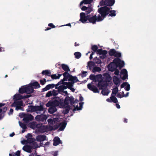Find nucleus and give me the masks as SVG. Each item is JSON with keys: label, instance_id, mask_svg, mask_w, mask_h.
I'll list each match as a JSON object with an SVG mask.
<instances>
[{"label": "nucleus", "instance_id": "f257e3e1", "mask_svg": "<svg viewBox=\"0 0 156 156\" xmlns=\"http://www.w3.org/2000/svg\"><path fill=\"white\" fill-rule=\"evenodd\" d=\"M109 8L107 6H104L99 8L98 12L99 13L98 16L99 21H103L109 14Z\"/></svg>", "mask_w": 156, "mask_h": 156}, {"label": "nucleus", "instance_id": "f03ea898", "mask_svg": "<svg viewBox=\"0 0 156 156\" xmlns=\"http://www.w3.org/2000/svg\"><path fill=\"white\" fill-rule=\"evenodd\" d=\"M48 107L50 106H54L55 107L60 106L63 107L64 106L63 100L62 99L60 98L59 97H55V99L52 101H48L46 104Z\"/></svg>", "mask_w": 156, "mask_h": 156}, {"label": "nucleus", "instance_id": "7ed1b4c3", "mask_svg": "<svg viewBox=\"0 0 156 156\" xmlns=\"http://www.w3.org/2000/svg\"><path fill=\"white\" fill-rule=\"evenodd\" d=\"M53 129V127L51 126H44L43 125L42 123H38L37 130L39 132L43 133L45 132L51 131Z\"/></svg>", "mask_w": 156, "mask_h": 156}, {"label": "nucleus", "instance_id": "20e7f679", "mask_svg": "<svg viewBox=\"0 0 156 156\" xmlns=\"http://www.w3.org/2000/svg\"><path fill=\"white\" fill-rule=\"evenodd\" d=\"M21 117H23V121L26 123L31 121L34 119L33 116L30 114L20 113L19 115Z\"/></svg>", "mask_w": 156, "mask_h": 156}, {"label": "nucleus", "instance_id": "39448f33", "mask_svg": "<svg viewBox=\"0 0 156 156\" xmlns=\"http://www.w3.org/2000/svg\"><path fill=\"white\" fill-rule=\"evenodd\" d=\"M29 108L30 109L31 112H37V111H43L44 108L43 105L40 106H32L29 105Z\"/></svg>", "mask_w": 156, "mask_h": 156}, {"label": "nucleus", "instance_id": "423d86ee", "mask_svg": "<svg viewBox=\"0 0 156 156\" xmlns=\"http://www.w3.org/2000/svg\"><path fill=\"white\" fill-rule=\"evenodd\" d=\"M63 103H64V106L65 105H69V103L71 105H73L75 103L74 98L73 96H66L63 101Z\"/></svg>", "mask_w": 156, "mask_h": 156}, {"label": "nucleus", "instance_id": "0eeeda50", "mask_svg": "<svg viewBox=\"0 0 156 156\" xmlns=\"http://www.w3.org/2000/svg\"><path fill=\"white\" fill-rule=\"evenodd\" d=\"M47 117L45 115L41 114L38 115L35 117V119L37 121L39 122H43L44 123L46 122V119Z\"/></svg>", "mask_w": 156, "mask_h": 156}, {"label": "nucleus", "instance_id": "6e6552de", "mask_svg": "<svg viewBox=\"0 0 156 156\" xmlns=\"http://www.w3.org/2000/svg\"><path fill=\"white\" fill-rule=\"evenodd\" d=\"M87 18V21H89V22L93 24L96 23V21L100 22L101 21H99L98 20V16L97 17L96 15H94L92 16H91L90 15H89Z\"/></svg>", "mask_w": 156, "mask_h": 156}, {"label": "nucleus", "instance_id": "1a4fd4ad", "mask_svg": "<svg viewBox=\"0 0 156 156\" xmlns=\"http://www.w3.org/2000/svg\"><path fill=\"white\" fill-rule=\"evenodd\" d=\"M114 61L117 65V67H119L120 69L124 66L125 63L124 61H122L119 58H115L114 59Z\"/></svg>", "mask_w": 156, "mask_h": 156}, {"label": "nucleus", "instance_id": "9d476101", "mask_svg": "<svg viewBox=\"0 0 156 156\" xmlns=\"http://www.w3.org/2000/svg\"><path fill=\"white\" fill-rule=\"evenodd\" d=\"M89 15L86 16V13L84 12H81L80 13V19L79 20L81 22L83 23H87V18L88 17Z\"/></svg>", "mask_w": 156, "mask_h": 156}, {"label": "nucleus", "instance_id": "9b49d317", "mask_svg": "<svg viewBox=\"0 0 156 156\" xmlns=\"http://www.w3.org/2000/svg\"><path fill=\"white\" fill-rule=\"evenodd\" d=\"M118 67L117 65L115 62L114 61L111 62L108 66V70L111 72H113Z\"/></svg>", "mask_w": 156, "mask_h": 156}, {"label": "nucleus", "instance_id": "f8f14e48", "mask_svg": "<svg viewBox=\"0 0 156 156\" xmlns=\"http://www.w3.org/2000/svg\"><path fill=\"white\" fill-rule=\"evenodd\" d=\"M87 88L90 90L93 91L95 93H98L99 91L96 86L94 85H92L90 83H89L87 85Z\"/></svg>", "mask_w": 156, "mask_h": 156}, {"label": "nucleus", "instance_id": "ddd939ff", "mask_svg": "<svg viewBox=\"0 0 156 156\" xmlns=\"http://www.w3.org/2000/svg\"><path fill=\"white\" fill-rule=\"evenodd\" d=\"M36 147H34L33 146L27 145L26 146H23V149L27 152L30 153L32 152V148L35 149L36 148Z\"/></svg>", "mask_w": 156, "mask_h": 156}, {"label": "nucleus", "instance_id": "4468645a", "mask_svg": "<svg viewBox=\"0 0 156 156\" xmlns=\"http://www.w3.org/2000/svg\"><path fill=\"white\" fill-rule=\"evenodd\" d=\"M26 88L27 94H30L34 91V88L31 85H27L26 86Z\"/></svg>", "mask_w": 156, "mask_h": 156}, {"label": "nucleus", "instance_id": "2eb2a0df", "mask_svg": "<svg viewBox=\"0 0 156 156\" xmlns=\"http://www.w3.org/2000/svg\"><path fill=\"white\" fill-rule=\"evenodd\" d=\"M23 105V103L22 101L14 100V102L11 104V106L13 107L19 105L22 106Z\"/></svg>", "mask_w": 156, "mask_h": 156}, {"label": "nucleus", "instance_id": "dca6fc26", "mask_svg": "<svg viewBox=\"0 0 156 156\" xmlns=\"http://www.w3.org/2000/svg\"><path fill=\"white\" fill-rule=\"evenodd\" d=\"M53 141V145L54 146H56L62 143L60 138L58 136H56L54 138Z\"/></svg>", "mask_w": 156, "mask_h": 156}, {"label": "nucleus", "instance_id": "f3484780", "mask_svg": "<svg viewBox=\"0 0 156 156\" xmlns=\"http://www.w3.org/2000/svg\"><path fill=\"white\" fill-rule=\"evenodd\" d=\"M55 84H49L47 85L44 88L42 89V91H45L50 89L53 88L55 87Z\"/></svg>", "mask_w": 156, "mask_h": 156}, {"label": "nucleus", "instance_id": "a211bd4d", "mask_svg": "<svg viewBox=\"0 0 156 156\" xmlns=\"http://www.w3.org/2000/svg\"><path fill=\"white\" fill-rule=\"evenodd\" d=\"M46 136L44 135H40L36 137L37 140L38 141H43L46 140Z\"/></svg>", "mask_w": 156, "mask_h": 156}, {"label": "nucleus", "instance_id": "6ab92c4d", "mask_svg": "<svg viewBox=\"0 0 156 156\" xmlns=\"http://www.w3.org/2000/svg\"><path fill=\"white\" fill-rule=\"evenodd\" d=\"M106 6H113L115 2V0H105Z\"/></svg>", "mask_w": 156, "mask_h": 156}, {"label": "nucleus", "instance_id": "aec40b11", "mask_svg": "<svg viewBox=\"0 0 156 156\" xmlns=\"http://www.w3.org/2000/svg\"><path fill=\"white\" fill-rule=\"evenodd\" d=\"M69 76L70 77L68 80L74 82V83L79 81V80L76 76H73L71 74L69 75Z\"/></svg>", "mask_w": 156, "mask_h": 156}, {"label": "nucleus", "instance_id": "412c9836", "mask_svg": "<svg viewBox=\"0 0 156 156\" xmlns=\"http://www.w3.org/2000/svg\"><path fill=\"white\" fill-rule=\"evenodd\" d=\"M106 86L105 83H104L103 82L102 80H100L99 81L98 86L99 87L100 90H102L103 88L105 87Z\"/></svg>", "mask_w": 156, "mask_h": 156}, {"label": "nucleus", "instance_id": "4be33fe9", "mask_svg": "<svg viewBox=\"0 0 156 156\" xmlns=\"http://www.w3.org/2000/svg\"><path fill=\"white\" fill-rule=\"evenodd\" d=\"M104 76L106 81L109 82L112 80V77L108 73H104Z\"/></svg>", "mask_w": 156, "mask_h": 156}, {"label": "nucleus", "instance_id": "5701e85b", "mask_svg": "<svg viewBox=\"0 0 156 156\" xmlns=\"http://www.w3.org/2000/svg\"><path fill=\"white\" fill-rule=\"evenodd\" d=\"M107 54V51L105 50H103L101 48L98 49L97 51V54L100 55H106Z\"/></svg>", "mask_w": 156, "mask_h": 156}, {"label": "nucleus", "instance_id": "b1692460", "mask_svg": "<svg viewBox=\"0 0 156 156\" xmlns=\"http://www.w3.org/2000/svg\"><path fill=\"white\" fill-rule=\"evenodd\" d=\"M67 123L66 122H63L60 124L59 130L60 131L63 130L66 127Z\"/></svg>", "mask_w": 156, "mask_h": 156}, {"label": "nucleus", "instance_id": "393cba45", "mask_svg": "<svg viewBox=\"0 0 156 156\" xmlns=\"http://www.w3.org/2000/svg\"><path fill=\"white\" fill-rule=\"evenodd\" d=\"M61 67L62 69L65 71V72H69L70 71V69L68 65L65 64H62L61 65Z\"/></svg>", "mask_w": 156, "mask_h": 156}, {"label": "nucleus", "instance_id": "a878e982", "mask_svg": "<svg viewBox=\"0 0 156 156\" xmlns=\"http://www.w3.org/2000/svg\"><path fill=\"white\" fill-rule=\"evenodd\" d=\"M50 108L48 109V112L51 113L52 114L56 112L57 109L56 107L54 106H50Z\"/></svg>", "mask_w": 156, "mask_h": 156}, {"label": "nucleus", "instance_id": "bb28decb", "mask_svg": "<svg viewBox=\"0 0 156 156\" xmlns=\"http://www.w3.org/2000/svg\"><path fill=\"white\" fill-rule=\"evenodd\" d=\"M41 74L42 75H45L46 76H51V72L50 70H43Z\"/></svg>", "mask_w": 156, "mask_h": 156}, {"label": "nucleus", "instance_id": "cd10ccee", "mask_svg": "<svg viewBox=\"0 0 156 156\" xmlns=\"http://www.w3.org/2000/svg\"><path fill=\"white\" fill-rule=\"evenodd\" d=\"M22 95H21L20 94H16L14 96V100L18 101L22 99Z\"/></svg>", "mask_w": 156, "mask_h": 156}, {"label": "nucleus", "instance_id": "c85d7f7f", "mask_svg": "<svg viewBox=\"0 0 156 156\" xmlns=\"http://www.w3.org/2000/svg\"><path fill=\"white\" fill-rule=\"evenodd\" d=\"M66 107L65 109L63 110L62 111V113L64 115L68 114L70 109V107L69 105Z\"/></svg>", "mask_w": 156, "mask_h": 156}, {"label": "nucleus", "instance_id": "c756f323", "mask_svg": "<svg viewBox=\"0 0 156 156\" xmlns=\"http://www.w3.org/2000/svg\"><path fill=\"white\" fill-rule=\"evenodd\" d=\"M95 65V63L93 61H89L87 63V66L89 68L90 70H91L92 68Z\"/></svg>", "mask_w": 156, "mask_h": 156}, {"label": "nucleus", "instance_id": "7c9ffc66", "mask_svg": "<svg viewBox=\"0 0 156 156\" xmlns=\"http://www.w3.org/2000/svg\"><path fill=\"white\" fill-rule=\"evenodd\" d=\"M69 75H70V74L69 73V72H64L63 74V75L64 76V78L63 79H64V80L66 81L68 80L70 77Z\"/></svg>", "mask_w": 156, "mask_h": 156}, {"label": "nucleus", "instance_id": "2f4dec72", "mask_svg": "<svg viewBox=\"0 0 156 156\" xmlns=\"http://www.w3.org/2000/svg\"><path fill=\"white\" fill-rule=\"evenodd\" d=\"M26 86H23L21 87L19 89V91L20 94L26 93Z\"/></svg>", "mask_w": 156, "mask_h": 156}, {"label": "nucleus", "instance_id": "473e14b6", "mask_svg": "<svg viewBox=\"0 0 156 156\" xmlns=\"http://www.w3.org/2000/svg\"><path fill=\"white\" fill-rule=\"evenodd\" d=\"M109 14H108V16H110L111 17H112L115 16H116V11L115 10H110V8H109Z\"/></svg>", "mask_w": 156, "mask_h": 156}, {"label": "nucleus", "instance_id": "72a5a7b5", "mask_svg": "<svg viewBox=\"0 0 156 156\" xmlns=\"http://www.w3.org/2000/svg\"><path fill=\"white\" fill-rule=\"evenodd\" d=\"M30 85H31L32 87L33 86L35 87V88H38L40 87V84L37 81H35L32 83H30Z\"/></svg>", "mask_w": 156, "mask_h": 156}, {"label": "nucleus", "instance_id": "f704fd0d", "mask_svg": "<svg viewBox=\"0 0 156 156\" xmlns=\"http://www.w3.org/2000/svg\"><path fill=\"white\" fill-rule=\"evenodd\" d=\"M102 76L101 74L97 75L95 76V81H100V80H102Z\"/></svg>", "mask_w": 156, "mask_h": 156}, {"label": "nucleus", "instance_id": "c9c22d12", "mask_svg": "<svg viewBox=\"0 0 156 156\" xmlns=\"http://www.w3.org/2000/svg\"><path fill=\"white\" fill-rule=\"evenodd\" d=\"M30 127L32 129L36 128L37 129L38 124L35 122H32L30 123Z\"/></svg>", "mask_w": 156, "mask_h": 156}, {"label": "nucleus", "instance_id": "e433bc0d", "mask_svg": "<svg viewBox=\"0 0 156 156\" xmlns=\"http://www.w3.org/2000/svg\"><path fill=\"white\" fill-rule=\"evenodd\" d=\"M116 51L114 49H111L108 52V54L110 56H114Z\"/></svg>", "mask_w": 156, "mask_h": 156}, {"label": "nucleus", "instance_id": "4c0bfd02", "mask_svg": "<svg viewBox=\"0 0 156 156\" xmlns=\"http://www.w3.org/2000/svg\"><path fill=\"white\" fill-rule=\"evenodd\" d=\"M61 75V74H58V76H57L56 74H54L52 75H51L50 76L52 79H59Z\"/></svg>", "mask_w": 156, "mask_h": 156}, {"label": "nucleus", "instance_id": "58836bf2", "mask_svg": "<svg viewBox=\"0 0 156 156\" xmlns=\"http://www.w3.org/2000/svg\"><path fill=\"white\" fill-rule=\"evenodd\" d=\"M101 71V68L99 67L96 66L93 68L92 70V72L93 73H95V72H99Z\"/></svg>", "mask_w": 156, "mask_h": 156}, {"label": "nucleus", "instance_id": "ea45409f", "mask_svg": "<svg viewBox=\"0 0 156 156\" xmlns=\"http://www.w3.org/2000/svg\"><path fill=\"white\" fill-rule=\"evenodd\" d=\"M115 96L111 95V96L110 97V98L112 100V102H113L115 103H116L118 102V101Z\"/></svg>", "mask_w": 156, "mask_h": 156}, {"label": "nucleus", "instance_id": "a19ab883", "mask_svg": "<svg viewBox=\"0 0 156 156\" xmlns=\"http://www.w3.org/2000/svg\"><path fill=\"white\" fill-rule=\"evenodd\" d=\"M113 81L114 83L116 85L118 84L119 82V78L116 76H115L113 78Z\"/></svg>", "mask_w": 156, "mask_h": 156}, {"label": "nucleus", "instance_id": "79ce46f5", "mask_svg": "<svg viewBox=\"0 0 156 156\" xmlns=\"http://www.w3.org/2000/svg\"><path fill=\"white\" fill-rule=\"evenodd\" d=\"M90 5V6H89L88 7L86 11V13L87 15H88V14L90 13V12L93 11V9L91 7V5Z\"/></svg>", "mask_w": 156, "mask_h": 156}, {"label": "nucleus", "instance_id": "37998d69", "mask_svg": "<svg viewBox=\"0 0 156 156\" xmlns=\"http://www.w3.org/2000/svg\"><path fill=\"white\" fill-rule=\"evenodd\" d=\"M19 124L20 126L23 129H26L27 128V126L26 124L23 123L20 121H19Z\"/></svg>", "mask_w": 156, "mask_h": 156}, {"label": "nucleus", "instance_id": "c03bdc74", "mask_svg": "<svg viewBox=\"0 0 156 156\" xmlns=\"http://www.w3.org/2000/svg\"><path fill=\"white\" fill-rule=\"evenodd\" d=\"M91 50L94 51L93 52H96L97 53L98 49V47L96 45H93L92 46Z\"/></svg>", "mask_w": 156, "mask_h": 156}, {"label": "nucleus", "instance_id": "a18cd8bd", "mask_svg": "<svg viewBox=\"0 0 156 156\" xmlns=\"http://www.w3.org/2000/svg\"><path fill=\"white\" fill-rule=\"evenodd\" d=\"M74 55L75 58L77 59H79L81 56V53L79 52H76L74 53Z\"/></svg>", "mask_w": 156, "mask_h": 156}, {"label": "nucleus", "instance_id": "49530a36", "mask_svg": "<svg viewBox=\"0 0 156 156\" xmlns=\"http://www.w3.org/2000/svg\"><path fill=\"white\" fill-rule=\"evenodd\" d=\"M48 26L51 27H48L46 29L44 30H50L51 29V28H53L55 27V26L52 23H49L48 24Z\"/></svg>", "mask_w": 156, "mask_h": 156}, {"label": "nucleus", "instance_id": "de8ad7c7", "mask_svg": "<svg viewBox=\"0 0 156 156\" xmlns=\"http://www.w3.org/2000/svg\"><path fill=\"white\" fill-rule=\"evenodd\" d=\"M118 87H116L113 89L111 95H112L113 94H114V95H115L118 92Z\"/></svg>", "mask_w": 156, "mask_h": 156}, {"label": "nucleus", "instance_id": "09e8293b", "mask_svg": "<svg viewBox=\"0 0 156 156\" xmlns=\"http://www.w3.org/2000/svg\"><path fill=\"white\" fill-rule=\"evenodd\" d=\"M101 93L104 95H108V94L109 92L108 90L106 89H102Z\"/></svg>", "mask_w": 156, "mask_h": 156}, {"label": "nucleus", "instance_id": "8fccbe9b", "mask_svg": "<svg viewBox=\"0 0 156 156\" xmlns=\"http://www.w3.org/2000/svg\"><path fill=\"white\" fill-rule=\"evenodd\" d=\"M58 91L59 94H62V92L64 90L62 89V88L61 85H60L58 87L57 89Z\"/></svg>", "mask_w": 156, "mask_h": 156}, {"label": "nucleus", "instance_id": "3c124183", "mask_svg": "<svg viewBox=\"0 0 156 156\" xmlns=\"http://www.w3.org/2000/svg\"><path fill=\"white\" fill-rule=\"evenodd\" d=\"M74 82H69L68 84V85H67V86L68 88L69 89V88H70L71 87H73L74 84Z\"/></svg>", "mask_w": 156, "mask_h": 156}, {"label": "nucleus", "instance_id": "603ef678", "mask_svg": "<svg viewBox=\"0 0 156 156\" xmlns=\"http://www.w3.org/2000/svg\"><path fill=\"white\" fill-rule=\"evenodd\" d=\"M114 56L117 58H119L121 56V54L120 52L116 51V53H115Z\"/></svg>", "mask_w": 156, "mask_h": 156}, {"label": "nucleus", "instance_id": "864d4df0", "mask_svg": "<svg viewBox=\"0 0 156 156\" xmlns=\"http://www.w3.org/2000/svg\"><path fill=\"white\" fill-rule=\"evenodd\" d=\"M99 4L101 6L105 5L106 6V2H105V0H101Z\"/></svg>", "mask_w": 156, "mask_h": 156}, {"label": "nucleus", "instance_id": "5fc2aeb1", "mask_svg": "<svg viewBox=\"0 0 156 156\" xmlns=\"http://www.w3.org/2000/svg\"><path fill=\"white\" fill-rule=\"evenodd\" d=\"M51 92L52 95L54 96H56L58 94V93H59L58 90H53Z\"/></svg>", "mask_w": 156, "mask_h": 156}, {"label": "nucleus", "instance_id": "6e6d98bb", "mask_svg": "<svg viewBox=\"0 0 156 156\" xmlns=\"http://www.w3.org/2000/svg\"><path fill=\"white\" fill-rule=\"evenodd\" d=\"M34 142V140L31 137L30 138H28L27 140V143L30 144L31 143Z\"/></svg>", "mask_w": 156, "mask_h": 156}, {"label": "nucleus", "instance_id": "4d7b16f0", "mask_svg": "<svg viewBox=\"0 0 156 156\" xmlns=\"http://www.w3.org/2000/svg\"><path fill=\"white\" fill-rule=\"evenodd\" d=\"M121 73L124 75H126L127 74V71L126 69H123L121 70Z\"/></svg>", "mask_w": 156, "mask_h": 156}, {"label": "nucleus", "instance_id": "13d9d810", "mask_svg": "<svg viewBox=\"0 0 156 156\" xmlns=\"http://www.w3.org/2000/svg\"><path fill=\"white\" fill-rule=\"evenodd\" d=\"M22 106H20V105L17 106H15L16 108L15 110H21L22 111H23V108H22Z\"/></svg>", "mask_w": 156, "mask_h": 156}, {"label": "nucleus", "instance_id": "bf43d9fd", "mask_svg": "<svg viewBox=\"0 0 156 156\" xmlns=\"http://www.w3.org/2000/svg\"><path fill=\"white\" fill-rule=\"evenodd\" d=\"M54 119H49L48 120V122L49 124H53L54 123Z\"/></svg>", "mask_w": 156, "mask_h": 156}, {"label": "nucleus", "instance_id": "052dcab7", "mask_svg": "<svg viewBox=\"0 0 156 156\" xmlns=\"http://www.w3.org/2000/svg\"><path fill=\"white\" fill-rule=\"evenodd\" d=\"M52 95L51 91H49L47 92L46 95V97H49Z\"/></svg>", "mask_w": 156, "mask_h": 156}, {"label": "nucleus", "instance_id": "680f3d73", "mask_svg": "<svg viewBox=\"0 0 156 156\" xmlns=\"http://www.w3.org/2000/svg\"><path fill=\"white\" fill-rule=\"evenodd\" d=\"M95 76L94 74H91L90 76V80L95 81Z\"/></svg>", "mask_w": 156, "mask_h": 156}, {"label": "nucleus", "instance_id": "e2e57ef3", "mask_svg": "<svg viewBox=\"0 0 156 156\" xmlns=\"http://www.w3.org/2000/svg\"><path fill=\"white\" fill-rule=\"evenodd\" d=\"M85 2V4H90L93 2V0H84Z\"/></svg>", "mask_w": 156, "mask_h": 156}, {"label": "nucleus", "instance_id": "0e129e2a", "mask_svg": "<svg viewBox=\"0 0 156 156\" xmlns=\"http://www.w3.org/2000/svg\"><path fill=\"white\" fill-rule=\"evenodd\" d=\"M130 89V85L128 83V84L126 85V87L125 88V90L127 91H129Z\"/></svg>", "mask_w": 156, "mask_h": 156}, {"label": "nucleus", "instance_id": "69168bd1", "mask_svg": "<svg viewBox=\"0 0 156 156\" xmlns=\"http://www.w3.org/2000/svg\"><path fill=\"white\" fill-rule=\"evenodd\" d=\"M81 109V108H80V107H79L78 105L76 106V107H75L73 109V112H75L76 110H79Z\"/></svg>", "mask_w": 156, "mask_h": 156}, {"label": "nucleus", "instance_id": "338daca9", "mask_svg": "<svg viewBox=\"0 0 156 156\" xmlns=\"http://www.w3.org/2000/svg\"><path fill=\"white\" fill-rule=\"evenodd\" d=\"M41 84L42 85H44L46 82V80L45 79H44L43 80H40Z\"/></svg>", "mask_w": 156, "mask_h": 156}, {"label": "nucleus", "instance_id": "774afa93", "mask_svg": "<svg viewBox=\"0 0 156 156\" xmlns=\"http://www.w3.org/2000/svg\"><path fill=\"white\" fill-rule=\"evenodd\" d=\"M128 84L127 82H124L121 85V88H123L124 87L126 86Z\"/></svg>", "mask_w": 156, "mask_h": 156}]
</instances>
